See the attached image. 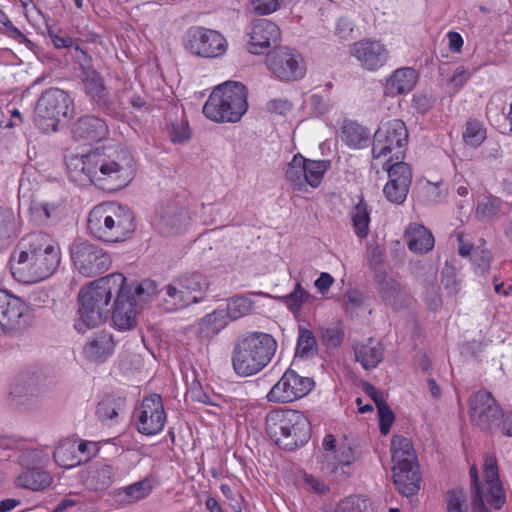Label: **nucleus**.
<instances>
[{"instance_id": "nucleus-1", "label": "nucleus", "mask_w": 512, "mask_h": 512, "mask_svg": "<svg viewBox=\"0 0 512 512\" xmlns=\"http://www.w3.org/2000/svg\"><path fill=\"white\" fill-rule=\"evenodd\" d=\"M13 276L21 282H37L50 276L60 263L59 248L42 232L21 239L11 257Z\"/></svg>"}, {"instance_id": "nucleus-2", "label": "nucleus", "mask_w": 512, "mask_h": 512, "mask_svg": "<svg viewBox=\"0 0 512 512\" xmlns=\"http://www.w3.org/2000/svg\"><path fill=\"white\" fill-rule=\"evenodd\" d=\"M126 278L121 273H112L91 282L79 292V318L75 328L80 333L105 322L111 312V300L125 291Z\"/></svg>"}, {"instance_id": "nucleus-3", "label": "nucleus", "mask_w": 512, "mask_h": 512, "mask_svg": "<svg viewBox=\"0 0 512 512\" xmlns=\"http://www.w3.org/2000/svg\"><path fill=\"white\" fill-rule=\"evenodd\" d=\"M81 172L97 187L105 191H117L134 177V158L125 149L112 153L93 151L78 160Z\"/></svg>"}, {"instance_id": "nucleus-4", "label": "nucleus", "mask_w": 512, "mask_h": 512, "mask_svg": "<svg viewBox=\"0 0 512 512\" xmlns=\"http://www.w3.org/2000/svg\"><path fill=\"white\" fill-rule=\"evenodd\" d=\"M278 344L265 332L250 331L241 334L234 342L231 361L234 372L241 377L255 375L271 362Z\"/></svg>"}, {"instance_id": "nucleus-5", "label": "nucleus", "mask_w": 512, "mask_h": 512, "mask_svg": "<svg viewBox=\"0 0 512 512\" xmlns=\"http://www.w3.org/2000/svg\"><path fill=\"white\" fill-rule=\"evenodd\" d=\"M266 430L283 449L294 450L308 442L311 426L308 418L297 410H273L267 414Z\"/></svg>"}, {"instance_id": "nucleus-6", "label": "nucleus", "mask_w": 512, "mask_h": 512, "mask_svg": "<svg viewBox=\"0 0 512 512\" xmlns=\"http://www.w3.org/2000/svg\"><path fill=\"white\" fill-rule=\"evenodd\" d=\"M247 108L246 87L241 82L227 81L212 91L203 113L215 122H238Z\"/></svg>"}, {"instance_id": "nucleus-7", "label": "nucleus", "mask_w": 512, "mask_h": 512, "mask_svg": "<svg viewBox=\"0 0 512 512\" xmlns=\"http://www.w3.org/2000/svg\"><path fill=\"white\" fill-rule=\"evenodd\" d=\"M74 104L69 94L58 88L44 91L35 105V123L43 132H55L58 125L73 117Z\"/></svg>"}, {"instance_id": "nucleus-8", "label": "nucleus", "mask_w": 512, "mask_h": 512, "mask_svg": "<svg viewBox=\"0 0 512 512\" xmlns=\"http://www.w3.org/2000/svg\"><path fill=\"white\" fill-rule=\"evenodd\" d=\"M408 143V130L400 119H392L382 123L373 137L372 154L374 159L389 158L402 159L403 148Z\"/></svg>"}, {"instance_id": "nucleus-9", "label": "nucleus", "mask_w": 512, "mask_h": 512, "mask_svg": "<svg viewBox=\"0 0 512 512\" xmlns=\"http://www.w3.org/2000/svg\"><path fill=\"white\" fill-rule=\"evenodd\" d=\"M70 256L77 271L86 277L104 273L111 265V257L104 249L83 238L73 241Z\"/></svg>"}, {"instance_id": "nucleus-10", "label": "nucleus", "mask_w": 512, "mask_h": 512, "mask_svg": "<svg viewBox=\"0 0 512 512\" xmlns=\"http://www.w3.org/2000/svg\"><path fill=\"white\" fill-rule=\"evenodd\" d=\"M329 166V161L310 160L296 154L287 165L285 178L294 190L305 191L308 185L319 186Z\"/></svg>"}, {"instance_id": "nucleus-11", "label": "nucleus", "mask_w": 512, "mask_h": 512, "mask_svg": "<svg viewBox=\"0 0 512 512\" xmlns=\"http://www.w3.org/2000/svg\"><path fill=\"white\" fill-rule=\"evenodd\" d=\"M483 473L487 493H478L471 495L472 512H488L485 506L486 500L495 509H500L505 503V495L499 478L497 459L493 454L484 456Z\"/></svg>"}, {"instance_id": "nucleus-12", "label": "nucleus", "mask_w": 512, "mask_h": 512, "mask_svg": "<svg viewBox=\"0 0 512 512\" xmlns=\"http://www.w3.org/2000/svg\"><path fill=\"white\" fill-rule=\"evenodd\" d=\"M185 47L195 56L216 58L226 52L227 42L218 31L194 27L187 32Z\"/></svg>"}, {"instance_id": "nucleus-13", "label": "nucleus", "mask_w": 512, "mask_h": 512, "mask_svg": "<svg viewBox=\"0 0 512 512\" xmlns=\"http://www.w3.org/2000/svg\"><path fill=\"white\" fill-rule=\"evenodd\" d=\"M471 421L485 432L496 431L501 424L503 411L491 393L478 391L470 401Z\"/></svg>"}, {"instance_id": "nucleus-14", "label": "nucleus", "mask_w": 512, "mask_h": 512, "mask_svg": "<svg viewBox=\"0 0 512 512\" xmlns=\"http://www.w3.org/2000/svg\"><path fill=\"white\" fill-rule=\"evenodd\" d=\"M314 381L302 377L294 370L288 369L280 380L271 388L266 398L269 402L288 403L307 395L313 388Z\"/></svg>"}, {"instance_id": "nucleus-15", "label": "nucleus", "mask_w": 512, "mask_h": 512, "mask_svg": "<svg viewBox=\"0 0 512 512\" xmlns=\"http://www.w3.org/2000/svg\"><path fill=\"white\" fill-rule=\"evenodd\" d=\"M30 325L28 306L20 298L0 289V335Z\"/></svg>"}, {"instance_id": "nucleus-16", "label": "nucleus", "mask_w": 512, "mask_h": 512, "mask_svg": "<svg viewBox=\"0 0 512 512\" xmlns=\"http://www.w3.org/2000/svg\"><path fill=\"white\" fill-rule=\"evenodd\" d=\"M266 63L269 70L281 80H297L305 73L301 58L287 47L274 49L267 55Z\"/></svg>"}, {"instance_id": "nucleus-17", "label": "nucleus", "mask_w": 512, "mask_h": 512, "mask_svg": "<svg viewBox=\"0 0 512 512\" xmlns=\"http://www.w3.org/2000/svg\"><path fill=\"white\" fill-rule=\"evenodd\" d=\"M247 35L249 37L247 42L248 51L255 55H261L272 45L278 44L281 31L276 23L261 18L251 23Z\"/></svg>"}, {"instance_id": "nucleus-18", "label": "nucleus", "mask_w": 512, "mask_h": 512, "mask_svg": "<svg viewBox=\"0 0 512 512\" xmlns=\"http://www.w3.org/2000/svg\"><path fill=\"white\" fill-rule=\"evenodd\" d=\"M166 420L161 397L157 394L146 397L138 416V431L145 435H154L162 431Z\"/></svg>"}, {"instance_id": "nucleus-19", "label": "nucleus", "mask_w": 512, "mask_h": 512, "mask_svg": "<svg viewBox=\"0 0 512 512\" xmlns=\"http://www.w3.org/2000/svg\"><path fill=\"white\" fill-rule=\"evenodd\" d=\"M351 54L363 68L370 71L382 67L389 58V53L381 42L368 39L354 43Z\"/></svg>"}, {"instance_id": "nucleus-20", "label": "nucleus", "mask_w": 512, "mask_h": 512, "mask_svg": "<svg viewBox=\"0 0 512 512\" xmlns=\"http://www.w3.org/2000/svg\"><path fill=\"white\" fill-rule=\"evenodd\" d=\"M188 211L176 202H167L161 206L156 225L165 236L180 233L189 222Z\"/></svg>"}, {"instance_id": "nucleus-21", "label": "nucleus", "mask_w": 512, "mask_h": 512, "mask_svg": "<svg viewBox=\"0 0 512 512\" xmlns=\"http://www.w3.org/2000/svg\"><path fill=\"white\" fill-rule=\"evenodd\" d=\"M377 292L383 303L393 309H402L409 305L406 289L393 277L386 273H377Z\"/></svg>"}, {"instance_id": "nucleus-22", "label": "nucleus", "mask_w": 512, "mask_h": 512, "mask_svg": "<svg viewBox=\"0 0 512 512\" xmlns=\"http://www.w3.org/2000/svg\"><path fill=\"white\" fill-rule=\"evenodd\" d=\"M108 213L109 242L123 241L135 229L133 212L126 206L111 203V211Z\"/></svg>"}, {"instance_id": "nucleus-23", "label": "nucleus", "mask_w": 512, "mask_h": 512, "mask_svg": "<svg viewBox=\"0 0 512 512\" xmlns=\"http://www.w3.org/2000/svg\"><path fill=\"white\" fill-rule=\"evenodd\" d=\"M110 315L115 327L119 330H130L135 326L136 312L134 302L128 297L126 285L125 291L118 294V297L115 298Z\"/></svg>"}, {"instance_id": "nucleus-24", "label": "nucleus", "mask_w": 512, "mask_h": 512, "mask_svg": "<svg viewBox=\"0 0 512 512\" xmlns=\"http://www.w3.org/2000/svg\"><path fill=\"white\" fill-rule=\"evenodd\" d=\"M393 479L399 492L404 496H412L420 489L421 475L418 463L411 465H394Z\"/></svg>"}, {"instance_id": "nucleus-25", "label": "nucleus", "mask_w": 512, "mask_h": 512, "mask_svg": "<svg viewBox=\"0 0 512 512\" xmlns=\"http://www.w3.org/2000/svg\"><path fill=\"white\" fill-rule=\"evenodd\" d=\"M73 134L76 139L81 141L98 142L106 138L108 126L103 119L85 116L75 124Z\"/></svg>"}, {"instance_id": "nucleus-26", "label": "nucleus", "mask_w": 512, "mask_h": 512, "mask_svg": "<svg viewBox=\"0 0 512 512\" xmlns=\"http://www.w3.org/2000/svg\"><path fill=\"white\" fill-rule=\"evenodd\" d=\"M82 66V82L86 93L92 101L101 106L108 103V94L99 73L90 66V61L84 59Z\"/></svg>"}, {"instance_id": "nucleus-27", "label": "nucleus", "mask_w": 512, "mask_h": 512, "mask_svg": "<svg viewBox=\"0 0 512 512\" xmlns=\"http://www.w3.org/2000/svg\"><path fill=\"white\" fill-rule=\"evenodd\" d=\"M404 239L409 250L415 254H425L434 247V237L432 233L423 225L412 223L405 232Z\"/></svg>"}, {"instance_id": "nucleus-28", "label": "nucleus", "mask_w": 512, "mask_h": 512, "mask_svg": "<svg viewBox=\"0 0 512 512\" xmlns=\"http://www.w3.org/2000/svg\"><path fill=\"white\" fill-rule=\"evenodd\" d=\"M114 470L109 464L96 462L90 465L83 474L85 486L91 490H105L113 483Z\"/></svg>"}, {"instance_id": "nucleus-29", "label": "nucleus", "mask_w": 512, "mask_h": 512, "mask_svg": "<svg viewBox=\"0 0 512 512\" xmlns=\"http://www.w3.org/2000/svg\"><path fill=\"white\" fill-rule=\"evenodd\" d=\"M111 211V203H103L95 206L89 213L87 227L96 238L109 242L110 229L108 219Z\"/></svg>"}, {"instance_id": "nucleus-30", "label": "nucleus", "mask_w": 512, "mask_h": 512, "mask_svg": "<svg viewBox=\"0 0 512 512\" xmlns=\"http://www.w3.org/2000/svg\"><path fill=\"white\" fill-rule=\"evenodd\" d=\"M353 349L355 360L366 370L376 368L383 359L384 349L375 339L370 338L365 343H356Z\"/></svg>"}, {"instance_id": "nucleus-31", "label": "nucleus", "mask_w": 512, "mask_h": 512, "mask_svg": "<svg viewBox=\"0 0 512 512\" xmlns=\"http://www.w3.org/2000/svg\"><path fill=\"white\" fill-rule=\"evenodd\" d=\"M114 341L109 333L102 332L84 346V355L93 361H102L112 354Z\"/></svg>"}, {"instance_id": "nucleus-32", "label": "nucleus", "mask_w": 512, "mask_h": 512, "mask_svg": "<svg viewBox=\"0 0 512 512\" xmlns=\"http://www.w3.org/2000/svg\"><path fill=\"white\" fill-rule=\"evenodd\" d=\"M166 297H164V301L167 305H169V310H178L192 303H198L201 301V297L194 295H188V292L185 291L181 286L177 285V279L175 278L171 283L164 287Z\"/></svg>"}, {"instance_id": "nucleus-33", "label": "nucleus", "mask_w": 512, "mask_h": 512, "mask_svg": "<svg viewBox=\"0 0 512 512\" xmlns=\"http://www.w3.org/2000/svg\"><path fill=\"white\" fill-rule=\"evenodd\" d=\"M392 460L394 465H411L417 463L416 454L410 439L395 435L391 441Z\"/></svg>"}, {"instance_id": "nucleus-34", "label": "nucleus", "mask_w": 512, "mask_h": 512, "mask_svg": "<svg viewBox=\"0 0 512 512\" xmlns=\"http://www.w3.org/2000/svg\"><path fill=\"white\" fill-rule=\"evenodd\" d=\"M415 80L416 72L414 69H398L387 80L386 91L392 95L408 92L414 86Z\"/></svg>"}, {"instance_id": "nucleus-35", "label": "nucleus", "mask_w": 512, "mask_h": 512, "mask_svg": "<svg viewBox=\"0 0 512 512\" xmlns=\"http://www.w3.org/2000/svg\"><path fill=\"white\" fill-rule=\"evenodd\" d=\"M53 457L55 462L63 468H73L81 464L78 458L77 442L73 439H63L56 446Z\"/></svg>"}, {"instance_id": "nucleus-36", "label": "nucleus", "mask_w": 512, "mask_h": 512, "mask_svg": "<svg viewBox=\"0 0 512 512\" xmlns=\"http://www.w3.org/2000/svg\"><path fill=\"white\" fill-rule=\"evenodd\" d=\"M52 482L49 472L40 470L39 468L27 469L16 478V484L19 487L38 491L45 489Z\"/></svg>"}, {"instance_id": "nucleus-37", "label": "nucleus", "mask_w": 512, "mask_h": 512, "mask_svg": "<svg viewBox=\"0 0 512 512\" xmlns=\"http://www.w3.org/2000/svg\"><path fill=\"white\" fill-rule=\"evenodd\" d=\"M177 285L181 286L185 291L188 292V295L200 296L201 300L204 297V294L209 289L210 282L207 277L202 273L193 271L184 273L177 278Z\"/></svg>"}, {"instance_id": "nucleus-38", "label": "nucleus", "mask_w": 512, "mask_h": 512, "mask_svg": "<svg viewBox=\"0 0 512 512\" xmlns=\"http://www.w3.org/2000/svg\"><path fill=\"white\" fill-rule=\"evenodd\" d=\"M508 204L500 198L488 195L480 200L476 207V215L482 221H490L502 214L507 213Z\"/></svg>"}, {"instance_id": "nucleus-39", "label": "nucleus", "mask_w": 512, "mask_h": 512, "mask_svg": "<svg viewBox=\"0 0 512 512\" xmlns=\"http://www.w3.org/2000/svg\"><path fill=\"white\" fill-rule=\"evenodd\" d=\"M369 137V130L356 122H345L342 127V139L352 148L359 149L367 146Z\"/></svg>"}, {"instance_id": "nucleus-40", "label": "nucleus", "mask_w": 512, "mask_h": 512, "mask_svg": "<svg viewBox=\"0 0 512 512\" xmlns=\"http://www.w3.org/2000/svg\"><path fill=\"white\" fill-rule=\"evenodd\" d=\"M383 169L388 172V177L391 182L400 183L405 186H410L412 181V172L409 164L392 158L385 160Z\"/></svg>"}, {"instance_id": "nucleus-41", "label": "nucleus", "mask_w": 512, "mask_h": 512, "mask_svg": "<svg viewBox=\"0 0 512 512\" xmlns=\"http://www.w3.org/2000/svg\"><path fill=\"white\" fill-rule=\"evenodd\" d=\"M152 482L148 478H144L136 483L119 489L117 496L122 502L135 503L146 498L152 491Z\"/></svg>"}, {"instance_id": "nucleus-42", "label": "nucleus", "mask_w": 512, "mask_h": 512, "mask_svg": "<svg viewBox=\"0 0 512 512\" xmlns=\"http://www.w3.org/2000/svg\"><path fill=\"white\" fill-rule=\"evenodd\" d=\"M293 314H297L302 309L303 305L313 301L314 297L306 291L300 282H297L294 290L278 298Z\"/></svg>"}, {"instance_id": "nucleus-43", "label": "nucleus", "mask_w": 512, "mask_h": 512, "mask_svg": "<svg viewBox=\"0 0 512 512\" xmlns=\"http://www.w3.org/2000/svg\"><path fill=\"white\" fill-rule=\"evenodd\" d=\"M353 228L356 235L364 238L368 235L370 215L367 203L361 198L350 212Z\"/></svg>"}, {"instance_id": "nucleus-44", "label": "nucleus", "mask_w": 512, "mask_h": 512, "mask_svg": "<svg viewBox=\"0 0 512 512\" xmlns=\"http://www.w3.org/2000/svg\"><path fill=\"white\" fill-rule=\"evenodd\" d=\"M125 398L105 397L98 403L96 414L101 421L113 420L124 411Z\"/></svg>"}, {"instance_id": "nucleus-45", "label": "nucleus", "mask_w": 512, "mask_h": 512, "mask_svg": "<svg viewBox=\"0 0 512 512\" xmlns=\"http://www.w3.org/2000/svg\"><path fill=\"white\" fill-rule=\"evenodd\" d=\"M16 233V218L13 211L0 208V247L6 246Z\"/></svg>"}, {"instance_id": "nucleus-46", "label": "nucleus", "mask_w": 512, "mask_h": 512, "mask_svg": "<svg viewBox=\"0 0 512 512\" xmlns=\"http://www.w3.org/2000/svg\"><path fill=\"white\" fill-rule=\"evenodd\" d=\"M252 309L253 301L249 296L237 295L229 300L226 313L231 320H237L249 314Z\"/></svg>"}, {"instance_id": "nucleus-47", "label": "nucleus", "mask_w": 512, "mask_h": 512, "mask_svg": "<svg viewBox=\"0 0 512 512\" xmlns=\"http://www.w3.org/2000/svg\"><path fill=\"white\" fill-rule=\"evenodd\" d=\"M317 353V341L313 333L303 327L299 328L296 355L302 358L312 357Z\"/></svg>"}, {"instance_id": "nucleus-48", "label": "nucleus", "mask_w": 512, "mask_h": 512, "mask_svg": "<svg viewBox=\"0 0 512 512\" xmlns=\"http://www.w3.org/2000/svg\"><path fill=\"white\" fill-rule=\"evenodd\" d=\"M355 461V453L350 443L343 441L338 443V448L332 455L331 460L327 462V467H331L332 471L337 469V466H349Z\"/></svg>"}, {"instance_id": "nucleus-49", "label": "nucleus", "mask_w": 512, "mask_h": 512, "mask_svg": "<svg viewBox=\"0 0 512 512\" xmlns=\"http://www.w3.org/2000/svg\"><path fill=\"white\" fill-rule=\"evenodd\" d=\"M486 139V130L477 120H468L463 133L464 142L473 147H479Z\"/></svg>"}, {"instance_id": "nucleus-50", "label": "nucleus", "mask_w": 512, "mask_h": 512, "mask_svg": "<svg viewBox=\"0 0 512 512\" xmlns=\"http://www.w3.org/2000/svg\"><path fill=\"white\" fill-rule=\"evenodd\" d=\"M30 213L32 219L38 223H46L51 217L58 213V207L54 204L33 202L30 206Z\"/></svg>"}, {"instance_id": "nucleus-51", "label": "nucleus", "mask_w": 512, "mask_h": 512, "mask_svg": "<svg viewBox=\"0 0 512 512\" xmlns=\"http://www.w3.org/2000/svg\"><path fill=\"white\" fill-rule=\"evenodd\" d=\"M227 313L224 311H214L208 315H206L200 323L201 330L207 331L210 334H217L220 330H222L227 322H226Z\"/></svg>"}, {"instance_id": "nucleus-52", "label": "nucleus", "mask_w": 512, "mask_h": 512, "mask_svg": "<svg viewBox=\"0 0 512 512\" xmlns=\"http://www.w3.org/2000/svg\"><path fill=\"white\" fill-rule=\"evenodd\" d=\"M370 502L360 496H350L342 500L333 512H371Z\"/></svg>"}, {"instance_id": "nucleus-53", "label": "nucleus", "mask_w": 512, "mask_h": 512, "mask_svg": "<svg viewBox=\"0 0 512 512\" xmlns=\"http://www.w3.org/2000/svg\"><path fill=\"white\" fill-rule=\"evenodd\" d=\"M46 459V454L39 449H24L18 456L19 464L26 469L39 468Z\"/></svg>"}, {"instance_id": "nucleus-54", "label": "nucleus", "mask_w": 512, "mask_h": 512, "mask_svg": "<svg viewBox=\"0 0 512 512\" xmlns=\"http://www.w3.org/2000/svg\"><path fill=\"white\" fill-rule=\"evenodd\" d=\"M129 299L134 302V306L137 305L138 300L140 302L147 301L150 297L157 293L156 283L153 280H144L135 287L134 293L130 294L127 288Z\"/></svg>"}, {"instance_id": "nucleus-55", "label": "nucleus", "mask_w": 512, "mask_h": 512, "mask_svg": "<svg viewBox=\"0 0 512 512\" xmlns=\"http://www.w3.org/2000/svg\"><path fill=\"white\" fill-rule=\"evenodd\" d=\"M410 186L388 181L383 192L387 200L394 204H401L405 201Z\"/></svg>"}, {"instance_id": "nucleus-56", "label": "nucleus", "mask_w": 512, "mask_h": 512, "mask_svg": "<svg viewBox=\"0 0 512 512\" xmlns=\"http://www.w3.org/2000/svg\"><path fill=\"white\" fill-rule=\"evenodd\" d=\"M447 512H466V494L463 489H452L446 492Z\"/></svg>"}, {"instance_id": "nucleus-57", "label": "nucleus", "mask_w": 512, "mask_h": 512, "mask_svg": "<svg viewBox=\"0 0 512 512\" xmlns=\"http://www.w3.org/2000/svg\"><path fill=\"white\" fill-rule=\"evenodd\" d=\"M167 130L173 143L181 144L190 139V129L188 123L184 120L171 123Z\"/></svg>"}, {"instance_id": "nucleus-58", "label": "nucleus", "mask_w": 512, "mask_h": 512, "mask_svg": "<svg viewBox=\"0 0 512 512\" xmlns=\"http://www.w3.org/2000/svg\"><path fill=\"white\" fill-rule=\"evenodd\" d=\"M491 254L488 250L475 248L472 252V262L478 273L484 274L490 269Z\"/></svg>"}, {"instance_id": "nucleus-59", "label": "nucleus", "mask_w": 512, "mask_h": 512, "mask_svg": "<svg viewBox=\"0 0 512 512\" xmlns=\"http://www.w3.org/2000/svg\"><path fill=\"white\" fill-rule=\"evenodd\" d=\"M0 30L7 36L19 41L24 42L27 40L26 36L13 25L7 15L0 9Z\"/></svg>"}, {"instance_id": "nucleus-60", "label": "nucleus", "mask_w": 512, "mask_h": 512, "mask_svg": "<svg viewBox=\"0 0 512 512\" xmlns=\"http://www.w3.org/2000/svg\"><path fill=\"white\" fill-rule=\"evenodd\" d=\"M379 415V427L382 434L387 435L394 422V413L387 403L377 407Z\"/></svg>"}, {"instance_id": "nucleus-61", "label": "nucleus", "mask_w": 512, "mask_h": 512, "mask_svg": "<svg viewBox=\"0 0 512 512\" xmlns=\"http://www.w3.org/2000/svg\"><path fill=\"white\" fill-rule=\"evenodd\" d=\"M50 37H51L52 42H53V44H54V46H55L56 48H68V47H75V49H76L77 51H79V52L83 55L84 59H85L87 62L91 61V58L86 54V52H85V51H83V50L79 47V45H78V43H77V40H75V39H73V38H71V37H69V36H59V35L52 34V33H50Z\"/></svg>"}, {"instance_id": "nucleus-62", "label": "nucleus", "mask_w": 512, "mask_h": 512, "mask_svg": "<svg viewBox=\"0 0 512 512\" xmlns=\"http://www.w3.org/2000/svg\"><path fill=\"white\" fill-rule=\"evenodd\" d=\"M278 0H251V7L254 13L267 15L275 12L279 8Z\"/></svg>"}, {"instance_id": "nucleus-63", "label": "nucleus", "mask_w": 512, "mask_h": 512, "mask_svg": "<svg viewBox=\"0 0 512 512\" xmlns=\"http://www.w3.org/2000/svg\"><path fill=\"white\" fill-rule=\"evenodd\" d=\"M470 78V72L463 66H459L454 70L452 77L448 81V85L456 93Z\"/></svg>"}, {"instance_id": "nucleus-64", "label": "nucleus", "mask_w": 512, "mask_h": 512, "mask_svg": "<svg viewBox=\"0 0 512 512\" xmlns=\"http://www.w3.org/2000/svg\"><path fill=\"white\" fill-rule=\"evenodd\" d=\"M425 301L431 311H436L442 305V299L439 294V288L435 285H429L425 292Z\"/></svg>"}]
</instances>
